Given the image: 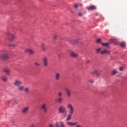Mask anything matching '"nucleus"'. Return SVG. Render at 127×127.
<instances>
[{"mask_svg": "<svg viewBox=\"0 0 127 127\" xmlns=\"http://www.w3.org/2000/svg\"><path fill=\"white\" fill-rule=\"evenodd\" d=\"M111 43H116L118 41L117 39L112 38L110 40Z\"/></svg>", "mask_w": 127, "mask_h": 127, "instance_id": "nucleus-25", "label": "nucleus"}, {"mask_svg": "<svg viewBox=\"0 0 127 127\" xmlns=\"http://www.w3.org/2000/svg\"><path fill=\"white\" fill-rule=\"evenodd\" d=\"M62 96H63V93L62 92H59L58 93L59 98H62Z\"/></svg>", "mask_w": 127, "mask_h": 127, "instance_id": "nucleus-29", "label": "nucleus"}, {"mask_svg": "<svg viewBox=\"0 0 127 127\" xmlns=\"http://www.w3.org/2000/svg\"><path fill=\"white\" fill-rule=\"evenodd\" d=\"M67 125H69V126H76V125H78V123L75 122V123H72L71 122H67Z\"/></svg>", "mask_w": 127, "mask_h": 127, "instance_id": "nucleus-23", "label": "nucleus"}, {"mask_svg": "<svg viewBox=\"0 0 127 127\" xmlns=\"http://www.w3.org/2000/svg\"><path fill=\"white\" fill-rule=\"evenodd\" d=\"M65 91L66 93V94L67 95V97H70L71 96V90L69 89V88H65Z\"/></svg>", "mask_w": 127, "mask_h": 127, "instance_id": "nucleus-19", "label": "nucleus"}, {"mask_svg": "<svg viewBox=\"0 0 127 127\" xmlns=\"http://www.w3.org/2000/svg\"><path fill=\"white\" fill-rule=\"evenodd\" d=\"M70 56L73 58H78V57H79V55L76 54L75 52H71L70 53Z\"/></svg>", "mask_w": 127, "mask_h": 127, "instance_id": "nucleus-14", "label": "nucleus"}, {"mask_svg": "<svg viewBox=\"0 0 127 127\" xmlns=\"http://www.w3.org/2000/svg\"><path fill=\"white\" fill-rule=\"evenodd\" d=\"M119 70L120 71H124V67H120Z\"/></svg>", "mask_w": 127, "mask_h": 127, "instance_id": "nucleus-39", "label": "nucleus"}, {"mask_svg": "<svg viewBox=\"0 0 127 127\" xmlns=\"http://www.w3.org/2000/svg\"><path fill=\"white\" fill-rule=\"evenodd\" d=\"M57 37H58V36H57V35L56 34V35H55V36H54V39L55 40L57 39Z\"/></svg>", "mask_w": 127, "mask_h": 127, "instance_id": "nucleus-36", "label": "nucleus"}, {"mask_svg": "<svg viewBox=\"0 0 127 127\" xmlns=\"http://www.w3.org/2000/svg\"><path fill=\"white\" fill-rule=\"evenodd\" d=\"M3 72H4V73H5L6 75H9V74H10V69L8 68H5L3 70Z\"/></svg>", "mask_w": 127, "mask_h": 127, "instance_id": "nucleus-17", "label": "nucleus"}, {"mask_svg": "<svg viewBox=\"0 0 127 127\" xmlns=\"http://www.w3.org/2000/svg\"><path fill=\"white\" fill-rule=\"evenodd\" d=\"M90 61H87V64H88L90 63Z\"/></svg>", "mask_w": 127, "mask_h": 127, "instance_id": "nucleus-43", "label": "nucleus"}, {"mask_svg": "<svg viewBox=\"0 0 127 127\" xmlns=\"http://www.w3.org/2000/svg\"><path fill=\"white\" fill-rule=\"evenodd\" d=\"M100 53L102 54V55H104V54H110V53H111V51L108 50H104L101 51Z\"/></svg>", "mask_w": 127, "mask_h": 127, "instance_id": "nucleus-13", "label": "nucleus"}, {"mask_svg": "<svg viewBox=\"0 0 127 127\" xmlns=\"http://www.w3.org/2000/svg\"><path fill=\"white\" fill-rule=\"evenodd\" d=\"M87 9H88V10H94L96 9V6L95 5L90 6L87 8Z\"/></svg>", "mask_w": 127, "mask_h": 127, "instance_id": "nucleus-20", "label": "nucleus"}, {"mask_svg": "<svg viewBox=\"0 0 127 127\" xmlns=\"http://www.w3.org/2000/svg\"><path fill=\"white\" fill-rule=\"evenodd\" d=\"M117 73H118V72H117V70H116V69H114L112 71V75H116Z\"/></svg>", "mask_w": 127, "mask_h": 127, "instance_id": "nucleus-33", "label": "nucleus"}, {"mask_svg": "<svg viewBox=\"0 0 127 127\" xmlns=\"http://www.w3.org/2000/svg\"><path fill=\"white\" fill-rule=\"evenodd\" d=\"M25 88V87H24L23 85L20 86L18 88V90L19 92H23V91H24Z\"/></svg>", "mask_w": 127, "mask_h": 127, "instance_id": "nucleus-18", "label": "nucleus"}, {"mask_svg": "<svg viewBox=\"0 0 127 127\" xmlns=\"http://www.w3.org/2000/svg\"><path fill=\"white\" fill-rule=\"evenodd\" d=\"M49 127H54L52 124H50L49 126Z\"/></svg>", "mask_w": 127, "mask_h": 127, "instance_id": "nucleus-41", "label": "nucleus"}, {"mask_svg": "<svg viewBox=\"0 0 127 127\" xmlns=\"http://www.w3.org/2000/svg\"><path fill=\"white\" fill-rule=\"evenodd\" d=\"M35 65H36V66H37V67H39V66H41V64H40L37 62H35Z\"/></svg>", "mask_w": 127, "mask_h": 127, "instance_id": "nucleus-28", "label": "nucleus"}, {"mask_svg": "<svg viewBox=\"0 0 127 127\" xmlns=\"http://www.w3.org/2000/svg\"><path fill=\"white\" fill-rule=\"evenodd\" d=\"M22 85V81L21 80H16L14 82V85L15 87H20V86H21Z\"/></svg>", "mask_w": 127, "mask_h": 127, "instance_id": "nucleus-7", "label": "nucleus"}, {"mask_svg": "<svg viewBox=\"0 0 127 127\" xmlns=\"http://www.w3.org/2000/svg\"><path fill=\"white\" fill-rule=\"evenodd\" d=\"M78 6H79V5L77 3L75 4L74 5V7L75 8H77L78 7Z\"/></svg>", "mask_w": 127, "mask_h": 127, "instance_id": "nucleus-35", "label": "nucleus"}, {"mask_svg": "<svg viewBox=\"0 0 127 127\" xmlns=\"http://www.w3.org/2000/svg\"><path fill=\"white\" fill-rule=\"evenodd\" d=\"M56 102L58 103V104H62V102H63V97H59L56 100Z\"/></svg>", "mask_w": 127, "mask_h": 127, "instance_id": "nucleus-16", "label": "nucleus"}, {"mask_svg": "<svg viewBox=\"0 0 127 127\" xmlns=\"http://www.w3.org/2000/svg\"><path fill=\"white\" fill-rule=\"evenodd\" d=\"M40 109L41 110H42V111H43L45 114H46V113H47V104H46V103H43L41 105Z\"/></svg>", "mask_w": 127, "mask_h": 127, "instance_id": "nucleus-5", "label": "nucleus"}, {"mask_svg": "<svg viewBox=\"0 0 127 127\" xmlns=\"http://www.w3.org/2000/svg\"><path fill=\"white\" fill-rule=\"evenodd\" d=\"M68 42L70 44H76V43H78V42H79V39H69Z\"/></svg>", "mask_w": 127, "mask_h": 127, "instance_id": "nucleus-11", "label": "nucleus"}, {"mask_svg": "<svg viewBox=\"0 0 127 127\" xmlns=\"http://www.w3.org/2000/svg\"><path fill=\"white\" fill-rule=\"evenodd\" d=\"M12 105H13V106H14V104H13Z\"/></svg>", "mask_w": 127, "mask_h": 127, "instance_id": "nucleus-44", "label": "nucleus"}, {"mask_svg": "<svg viewBox=\"0 0 127 127\" xmlns=\"http://www.w3.org/2000/svg\"><path fill=\"white\" fill-rule=\"evenodd\" d=\"M0 60H7L8 59V56L7 54H2L0 56Z\"/></svg>", "mask_w": 127, "mask_h": 127, "instance_id": "nucleus-10", "label": "nucleus"}, {"mask_svg": "<svg viewBox=\"0 0 127 127\" xmlns=\"http://www.w3.org/2000/svg\"><path fill=\"white\" fill-rule=\"evenodd\" d=\"M25 52H26V53H28V54H30V55H32L33 54H34V51L30 49H28L25 50Z\"/></svg>", "mask_w": 127, "mask_h": 127, "instance_id": "nucleus-12", "label": "nucleus"}, {"mask_svg": "<svg viewBox=\"0 0 127 127\" xmlns=\"http://www.w3.org/2000/svg\"><path fill=\"white\" fill-rule=\"evenodd\" d=\"M96 51L97 53H100V52L101 53V52L102 51V48L97 49L96 50Z\"/></svg>", "mask_w": 127, "mask_h": 127, "instance_id": "nucleus-31", "label": "nucleus"}, {"mask_svg": "<svg viewBox=\"0 0 127 127\" xmlns=\"http://www.w3.org/2000/svg\"><path fill=\"white\" fill-rule=\"evenodd\" d=\"M91 75H95V74H96L97 77H100L101 76V72H99L98 70L94 69L93 71L91 72Z\"/></svg>", "mask_w": 127, "mask_h": 127, "instance_id": "nucleus-8", "label": "nucleus"}, {"mask_svg": "<svg viewBox=\"0 0 127 127\" xmlns=\"http://www.w3.org/2000/svg\"><path fill=\"white\" fill-rule=\"evenodd\" d=\"M61 127H60L59 125H58V123H56V127H65V126H64V123L63 122H61Z\"/></svg>", "mask_w": 127, "mask_h": 127, "instance_id": "nucleus-26", "label": "nucleus"}, {"mask_svg": "<svg viewBox=\"0 0 127 127\" xmlns=\"http://www.w3.org/2000/svg\"><path fill=\"white\" fill-rule=\"evenodd\" d=\"M41 48L43 52L46 51V46L45 45V43H42Z\"/></svg>", "mask_w": 127, "mask_h": 127, "instance_id": "nucleus-15", "label": "nucleus"}, {"mask_svg": "<svg viewBox=\"0 0 127 127\" xmlns=\"http://www.w3.org/2000/svg\"><path fill=\"white\" fill-rule=\"evenodd\" d=\"M75 127H82L81 125H76Z\"/></svg>", "mask_w": 127, "mask_h": 127, "instance_id": "nucleus-40", "label": "nucleus"}, {"mask_svg": "<svg viewBox=\"0 0 127 127\" xmlns=\"http://www.w3.org/2000/svg\"><path fill=\"white\" fill-rule=\"evenodd\" d=\"M8 46L9 47H15V46H18V45H16V44H12V45H11V44H9L8 45Z\"/></svg>", "mask_w": 127, "mask_h": 127, "instance_id": "nucleus-30", "label": "nucleus"}, {"mask_svg": "<svg viewBox=\"0 0 127 127\" xmlns=\"http://www.w3.org/2000/svg\"><path fill=\"white\" fill-rule=\"evenodd\" d=\"M5 34L7 36V38H8L9 41L10 42L12 41L13 39H15V36L11 34L10 32H7Z\"/></svg>", "mask_w": 127, "mask_h": 127, "instance_id": "nucleus-2", "label": "nucleus"}, {"mask_svg": "<svg viewBox=\"0 0 127 127\" xmlns=\"http://www.w3.org/2000/svg\"><path fill=\"white\" fill-rule=\"evenodd\" d=\"M24 91L25 93H26V94H28V93H29V88L25 87Z\"/></svg>", "mask_w": 127, "mask_h": 127, "instance_id": "nucleus-27", "label": "nucleus"}, {"mask_svg": "<svg viewBox=\"0 0 127 127\" xmlns=\"http://www.w3.org/2000/svg\"><path fill=\"white\" fill-rule=\"evenodd\" d=\"M58 111L60 114H65V115H67V111H66V108L63 106L59 107Z\"/></svg>", "mask_w": 127, "mask_h": 127, "instance_id": "nucleus-3", "label": "nucleus"}, {"mask_svg": "<svg viewBox=\"0 0 127 127\" xmlns=\"http://www.w3.org/2000/svg\"><path fill=\"white\" fill-rule=\"evenodd\" d=\"M72 115H70V114H68L67 115V117L66 118V121L67 122H69V121H70V120H72Z\"/></svg>", "mask_w": 127, "mask_h": 127, "instance_id": "nucleus-24", "label": "nucleus"}, {"mask_svg": "<svg viewBox=\"0 0 127 127\" xmlns=\"http://www.w3.org/2000/svg\"><path fill=\"white\" fill-rule=\"evenodd\" d=\"M54 78L56 81H59L61 78V74L59 72H56L55 74Z\"/></svg>", "mask_w": 127, "mask_h": 127, "instance_id": "nucleus-9", "label": "nucleus"}, {"mask_svg": "<svg viewBox=\"0 0 127 127\" xmlns=\"http://www.w3.org/2000/svg\"><path fill=\"white\" fill-rule=\"evenodd\" d=\"M110 44H111V43H110V42L105 43H101L102 46H103L104 47H108L110 46Z\"/></svg>", "mask_w": 127, "mask_h": 127, "instance_id": "nucleus-21", "label": "nucleus"}, {"mask_svg": "<svg viewBox=\"0 0 127 127\" xmlns=\"http://www.w3.org/2000/svg\"><path fill=\"white\" fill-rule=\"evenodd\" d=\"M43 63L44 67H47L49 65L48 58L47 57H44L43 59Z\"/></svg>", "mask_w": 127, "mask_h": 127, "instance_id": "nucleus-4", "label": "nucleus"}, {"mask_svg": "<svg viewBox=\"0 0 127 127\" xmlns=\"http://www.w3.org/2000/svg\"><path fill=\"white\" fill-rule=\"evenodd\" d=\"M101 41H102V40L101 39H98L97 40L96 42L97 43H100V42H101Z\"/></svg>", "mask_w": 127, "mask_h": 127, "instance_id": "nucleus-34", "label": "nucleus"}, {"mask_svg": "<svg viewBox=\"0 0 127 127\" xmlns=\"http://www.w3.org/2000/svg\"><path fill=\"white\" fill-rule=\"evenodd\" d=\"M79 16H83V14L81 13V12H78Z\"/></svg>", "mask_w": 127, "mask_h": 127, "instance_id": "nucleus-38", "label": "nucleus"}, {"mask_svg": "<svg viewBox=\"0 0 127 127\" xmlns=\"http://www.w3.org/2000/svg\"><path fill=\"white\" fill-rule=\"evenodd\" d=\"M2 81L3 82H7V77L5 75H3L1 77Z\"/></svg>", "mask_w": 127, "mask_h": 127, "instance_id": "nucleus-22", "label": "nucleus"}, {"mask_svg": "<svg viewBox=\"0 0 127 127\" xmlns=\"http://www.w3.org/2000/svg\"><path fill=\"white\" fill-rule=\"evenodd\" d=\"M29 111V107L26 106L22 109L21 113L22 114H23V115H26V114L28 113Z\"/></svg>", "mask_w": 127, "mask_h": 127, "instance_id": "nucleus-6", "label": "nucleus"}, {"mask_svg": "<svg viewBox=\"0 0 127 127\" xmlns=\"http://www.w3.org/2000/svg\"><path fill=\"white\" fill-rule=\"evenodd\" d=\"M30 127H35V126H34V125H33L31 126Z\"/></svg>", "mask_w": 127, "mask_h": 127, "instance_id": "nucleus-42", "label": "nucleus"}, {"mask_svg": "<svg viewBox=\"0 0 127 127\" xmlns=\"http://www.w3.org/2000/svg\"><path fill=\"white\" fill-rule=\"evenodd\" d=\"M66 108L69 110L68 115L73 116V114H74V112H75V109H74L73 105L69 103L66 105Z\"/></svg>", "mask_w": 127, "mask_h": 127, "instance_id": "nucleus-1", "label": "nucleus"}, {"mask_svg": "<svg viewBox=\"0 0 127 127\" xmlns=\"http://www.w3.org/2000/svg\"><path fill=\"white\" fill-rule=\"evenodd\" d=\"M88 81H89V83H94V80H93V79H90Z\"/></svg>", "mask_w": 127, "mask_h": 127, "instance_id": "nucleus-37", "label": "nucleus"}, {"mask_svg": "<svg viewBox=\"0 0 127 127\" xmlns=\"http://www.w3.org/2000/svg\"><path fill=\"white\" fill-rule=\"evenodd\" d=\"M120 46H121V47H125V46H126V44L124 42H121L120 43Z\"/></svg>", "mask_w": 127, "mask_h": 127, "instance_id": "nucleus-32", "label": "nucleus"}]
</instances>
